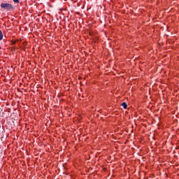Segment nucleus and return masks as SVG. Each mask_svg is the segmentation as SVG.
Segmentation results:
<instances>
[{
    "label": "nucleus",
    "instance_id": "1",
    "mask_svg": "<svg viewBox=\"0 0 179 179\" xmlns=\"http://www.w3.org/2000/svg\"><path fill=\"white\" fill-rule=\"evenodd\" d=\"M0 6L3 9H7V10H10L11 9H13V6L8 3H1Z\"/></svg>",
    "mask_w": 179,
    "mask_h": 179
},
{
    "label": "nucleus",
    "instance_id": "2",
    "mask_svg": "<svg viewBox=\"0 0 179 179\" xmlns=\"http://www.w3.org/2000/svg\"><path fill=\"white\" fill-rule=\"evenodd\" d=\"M122 107H123V108H124V110H127V108L128 107V105H127V103L123 102L122 103Z\"/></svg>",
    "mask_w": 179,
    "mask_h": 179
},
{
    "label": "nucleus",
    "instance_id": "3",
    "mask_svg": "<svg viewBox=\"0 0 179 179\" xmlns=\"http://www.w3.org/2000/svg\"><path fill=\"white\" fill-rule=\"evenodd\" d=\"M3 38V34H2V31H0V41Z\"/></svg>",
    "mask_w": 179,
    "mask_h": 179
},
{
    "label": "nucleus",
    "instance_id": "4",
    "mask_svg": "<svg viewBox=\"0 0 179 179\" xmlns=\"http://www.w3.org/2000/svg\"><path fill=\"white\" fill-rule=\"evenodd\" d=\"M13 2H15V3H19V0H13Z\"/></svg>",
    "mask_w": 179,
    "mask_h": 179
},
{
    "label": "nucleus",
    "instance_id": "5",
    "mask_svg": "<svg viewBox=\"0 0 179 179\" xmlns=\"http://www.w3.org/2000/svg\"><path fill=\"white\" fill-rule=\"evenodd\" d=\"M13 44H15V42H13Z\"/></svg>",
    "mask_w": 179,
    "mask_h": 179
},
{
    "label": "nucleus",
    "instance_id": "6",
    "mask_svg": "<svg viewBox=\"0 0 179 179\" xmlns=\"http://www.w3.org/2000/svg\"><path fill=\"white\" fill-rule=\"evenodd\" d=\"M13 44H15V42H13Z\"/></svg>",
    "mask_w": 179,
    "mask_h": 179
},
{
    "label": "nucleus",
    "instance_id": "7",
    "mask_svg": "<svg viewBox=\"0 0 179 179\" xmlns=\"http://www.w3.org/2000/svg\"><path fill=\"white\" fill-rule=\"evenodd\" d=\"M0 128H1V126H0Z\"/></svg>",
    "mask_w": 179,
    "mask_h": 179
}]
</instances>
